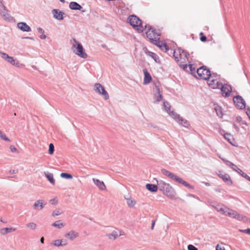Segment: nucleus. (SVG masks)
Segmentation results:
<instances>
[{"instance_id":"44","label":"nucleus","mask_w":250,"mask_h":250,"mask_svg":"<svg viewBox=\"0 0 250 250\" xmlns=\"http://www.w3.org/2000/svg\"><path fill=\"white\" fill-rule=\"evenodd\" d=\"M177 177V175H175L174 174L172 173V172H170L169 174V176H168V178H170L173 181H175L176 178Z\"/></svg>"},{"instance_id":"2","label":"nucleus","mask_w":250,"mask_h":250,"mask_svg":"<svg viewBox=\"0 0 250 250\" xmlns=\"http://www.w3.org/2000/svg\"><path fill=\"white\" fill-rule=\"evenodd\" d=\"M164 107L165 110L168 113V114L178 123L184 127H188L189 125L188 122L181 117L173 110H171V106L167 102H164Z\"/></svg>"},{"instance_id":"33","label":"nucleus","mask_w":250,"mask_h":250,"mask_svg":"<svg viewBox=\"0 0 250 250\" xmlns=\"http://www.w3.org/2000/svg\"><path fill=\"white\" fill-rule=\"evenodd\" d=\"M26 227L30 229L34 230L37 228V225L34 222H30L26 224Z\"/></svg>"},{"instance_id":"20","label":"nucleus","mask_w":250,"mask_h":250,"mask_svg":"<svg viewBox=\"0 0 250 250\" xmlns=\"http://www.w3.org/2000/svg\"><path fill=\"white\" fill-rule=\"evenodd\" d=\"M17 26L20 30L24 32H30L31 31L30 26L23 22L18 23Z\"/></svg>"},{"instance_id":"35","label":"nucleus","mask_w":250,"mask_h":250,"mask_svg":"<svg viewBox=\"0 0 250 250\" xmlns=\"http://www.w3.org/2000/svg\"><path fill=\"white\" fill-rule=\"evenodd\" d=\"M60 176L62 178L68 179H70L73 178V176L71 174L67 173H62Z\"/></svg>"},{"instance_id":"17","label":"nucleus","mask_w":250,"mask_h":250,"mask_svg":"<svg viewBox=\"0 0 250 250\" xmlns=\"http://www.w3.org/2000/svg\"><path fill=\"white\" fill-rule=\"evenodd\" d=\"M79 233L74 230H71L64 234V237L72 241L79 237Z\"/></svg>"},{"instance_id":"9","label":"nucleus","mask_w":250,"mask_h":250,"mask_svg":"<svg viewBox=\"0 0 250 250\" xmlns=\"http://www.w3.org/2000/svg\"><path fill=\"white\" fill-rule=\"evenodd\" d=\"M208 83L209 86L213 89L220 88L222 84L219 80V77L212 75L208 79Z\"/></svg>"},{"instance_id":"4","label":"nucleus","mask_w":250,"mask_h":250,"mask_svg":"<svg viewBox=\"0 0 250 250\" xmlns=\"http://www.w3.org/2000/svg\"><path fill=\"white\" fill-rule=\"evenodd\" d=\"M127 22L136 29L138 32L141 33L144 30L141 20L136 16L133 15L129 16L127 18Z\"/></svg>"},{"instance_id":"56","label":"nucleus","mask_w":250,"mask_h":250,"mask_svg":"<svg viewBox=\"0 0 250 250\" xmlns=\"http://www.w3.org/2000/svg\"><path fill=\"white\" fill-rule=\"evenodd\" d=\"M234 127L235 128L237 131H239V128L238 126L236 125H234Z\"/></svg>"},{"instance_id":"25","label":"nucleus","mask_w":250,"mask_h":250,"mask_svg":"<svg viewBox=\"0 0 250 250\" xmlns=\"http://www.w3.org/2000/svg\"><path fill=\"white\" fill-rule=\"evenodd\" d=\"M143 72L145 75L144 79V84H146L149 83L152 80L150 74L147 71V69H144L143 70Z\"/></svg>"},{"instance_id":"59","label":"nucleus","mask_w":250,"mask_h":250,"mask_svg":"<svg viewBox=\"0 0 250 250\" xmlns=\"http://www.w3.org/2000/svg\"><path fill=\"white\" fill-rule=\"evenodd\" d=\"M26 39H28L30 40H34V39L32 37H26Z\"/></svg>"},{"instance_id":"13","label":"nucleus","mask_w":250,"mask_h":250,"mask_svg":"<svg viewBox=\"0 0 250 250\" xmlns=\"http://www.w3.org/2000/svg\"><path fill=\"white\" fill-rule=\"evenodd\" d=\"M219 89H221L222 95L226 97H229L232 91L231 87L227 84H223L222 83Z\"/></svg>"},{"instance_id":"23","label":"nucleus","mask_w":250,"mask_h":250,"mask_svg":"<svg viewBox=\"0 0 250 250\" xmlns=\"http://www.w3.org/2000/svg\"><path fill=\"white\" fill-rule=\"evenodd\" d=\"M183 69L187 71L190 73L191 74H194L195 73V67L193 64H189L187 65L183 64L181 65Z\"/></svg>"},{"instance_id":"10","label":"nucleus","mask_w":250,"mask_h":250,"mask_svg":"<svg viewBox=\"0 0 250 250\" xmlns=\"http://www.w3.org/2000/svg\"><path fill=\"white\" fill-rule=\"evenodd\" d=\"M95 91L104 97L105 100L109 99L108 93L105 90L104 87L100 83H97L94 84Z\"/></svg>"},{"instance_id":"15","label":"nucleus","mask_w":250,"mask_h":250,"mask_svg":"<svg viewBox=\"0 0 250 250\" xmlns=\"http://www.w3.org/2000/svg\"><path fill=\"white\" fill-rule=\"evenodd\" d=\"M173 56L175 60L177 62H178L182 60L183 59H184V58L186 57V54L183 51L181 52L180 50L178 49L174 51Z\"/></svg>"},{"instance_id":"31","label":"nucleus","mask_w":250,"mask_h":250,"mask_svg":"<svg viewBox=\"0 0 250 250\" xmlns=\"http://www.w3.org/2000/svg\"><path fill=\"white\" fill-rule=\"evenodd\" d=\"M53 227L61 229L64 227L65 224L62 222L61 220L57 221L52 224Z\"/></svg>"},{"instance_id":"29","label":"nucleus","mask_w":250,"mask_h":250,"mask_svg":"<svg viewBox=\"0 0 250 250\" xmlns=\"http://www.w3.org/2000/svg\"><path fill=\"white\" fill-rule=\"evenodd\" d=\"M146 188L147 190L151 192H156L159 188L158 186L153 184H147L146 185Z\"/></svg>"},{"instance_id":"41","label":"nucleus","mask_w":250,"mask_h":250,"mask_svg":"<svg viewBox=\"0 0 250 250\" xmlns=\"http://www.w3.org/2000/svg\"><path fill=\"white\" fill-rule=\"evenodd\" d=\"M240 173H239V174H240L242 177H243L247 180L250 181V177L249 176H248L247 174L243 172L242 170H240Z\"/></svg>"},{"instance_id":"61","label":"nucleus","mask_w":250,"mask_h":250,"mask_svg":"<svg viewBox=\"0 0 250 250\" xmlns=\"http://www.w3.org/2000/svg\"><path fill=\"white\" fill-rule=\"evenodd\" d=\"M62 2H64V0H60Z\"/></svg>"},{"instance_id":"51","label":"nucleus","mask_w":250,"mask_h":250,"mask_svg":"<svg viewBox=\"0 0 250 250\" xmlns=\"http://www.w3.org/2000/svg\"><path fill=\"white\" fill-rule=\"evenodd\" d=\"M62 246H64L67 245V241L65 240L61 239V240Z\"/></svg>"},{"instance_id":"42","label":"nucleus","mask_w":250,"mask_h":250,"mask_svg":"<svg viewBox=\"0 0 250 250\" xmlns=\"http://www.w3.org/2000/svg\"><path fill=\"white\" fill-rule=\"evenodd\" d=\"M161 172L163 175H165L166 176H167V177L169 176L170 173L171 172L165 169H162L161 170Z\"/></svg>"},{"instance_id":"34","label":"nucleus","mask_w":250,"mask_h":250,"mask_svg":"<svg viewBox=\"0 0 250 250\" xmlns=\"http://www.w3.org/2000/svg\"><path fill=\"white\" fill-rule=\"evenodd\" d=\"M62 213V212L61 209L57 208V209H55L53 211V212L52 213V216L53 217H55V216L61 215Z\"/></svg>"},{"instance_id":"16","label":"nucleus","mask_w":250,"mask_h":250,"mask_svg":"<svg viewBox=\"0 0 250 250\" xmlns=\"http://www.w3.org/2000/svg\"><path fill=\"white\" fill-rule=\"evenodd\" d=\"M46 203L43 200H36L33 205V208L35 210H41L46 205Z\"/></svg>"},{"instance_id":"22","label":"nucleus","mask_w":250,"mask_h":250,"mask_svg":"<svg viewBox=\"0 0 250 250\" xmlns=\"http://www.w3.org/2000/svg\"><path fill=\"white\" fill-rule=\"evenodd\" d=\"M218 175L219 177H220L222 180L225 182H228L229 185H231L232 182L230 179V176L227 173H223L222 172H219L218 174Z\"/></svg>"},{"instance_id":"24","label":"nucleus","mask_w":250,"mask_h":250,"mask_svg":"<svg viewBox=\"0 0 250 250\" xmlns=\"http://www.w3.org/2000/svg\"><path fill=\"white\" fill-rule=\"evenodd\" d=\"M93 181L94 184L97 186L100 190H105L106 187L103 181H100L99 179H97L95 178L92 179Z\"/></svg>"},{"instance_id":"37","label":"nucleus","mask_w":250,"mask_h":250,"mask_svg":"<svg viewBox=\"0 0 250 250\" xmlns=\"http://www.w3.org/2000/svg\"><path fill=\"white\" fill-rule=\"evenodd\" d=\"M224 138L228 140V141L231 144H232V142L231 140L232 139V136L229 133H226L224 135Z\"/></svg>"},{"instance_id":"7","label":"nucleus","mask_w":250,"mask_h":250,"mask_svg":"<svg viewBox=\"0 0 250 250\" xmlns=\"http://www.w3.org/2000/svg\"><path fill=\"white\" fill-rule=\"evenodd\" d=\"M196 72L197 74L196 77L199 79L208 80L211 75L210 71L204 66L197 69Z\"/></svg>"},{"instance_id":"50","label":"nucleus","mask_w":250,"mask_h":250,"mask_svg":"<svg viewBox=\"0 0 250 250\" xmlns=\"http://www.w3.org/2000/svg\"><path fill=\"white\" fill-rule=\"evenodd\" d=\"M50 203L52 205H56L57 204V201L55 199H51L50 200Z\"/></svg>"},{"instance_id":"49","label":"nucleus","mask_w":250,"mask_h":250,"mask_svg":"<svg viewBox=\"0 0 250 250\" xmlns=\"http://www.w3.org/2000/svg\"><path fill=\"white\" fill-rule=\"evenodd\" d=\"M216 250H225L224 247H221L219 245H217L216 247Z\"/></svg>"},{"instance_id":"6","label":"nucleus","mask_w":250,"mask_h":250,"mask_svg":"<svg viewBox=\"0 0 250 250\" xmlns=\"http://www.w3.org/2000/svg\"><path fill=\"white\" fill-rule=\"evenodd\" d=\"M73 41L74 42L72 46L73 52L82 58H86L87 55L85 52L82 45L77 41L75 39H73Z\"/></svg>"},{"instance_id":"45","label":"nucleus","mask_w":250,"mask_h":250,"mask_svg":"<svg viewBox=\"0 0 250 250\" xmlns=\"http://www.w3.org/2000/svg\"><path fill=\"white\" fill-rule=\"evenodd\" d=\"M231 168H232L233 170H234V171H236V172H237L238 173H239V174L240 173V170H241L240 168H239L237 167V166H236V165H235V164H234V167H231Z\"/></svg>"},{"instance_id":"14","label":"nucleus","mask_w":250,"mask_h":250,"mask_svg":"<svg viewBox=\"0 0 250 250\" xmlns=\"http://www.w3.org/2000/svg\"><path fill=\"white\" fill-rule=\"evenodd\" d=\"M52 14L53 18L59 21H62L63 19L65 13L59 9H54L52 10Z\"/></svg>"},{"instance_id":"27","label":"nucleus","mask_w":250,"mask_h":250,"mask_svg":"<svg viewBox=\"0 0 250 250\" xmlns=\"http://www.w3.org/2000/svg\"><path fill=\"white\" fill-rule=\"evenodd\" d=\"M44 175L49 182L52 185H54L55 184V180L53 177V174L51 173H50L48 171H45L44 172Z\"/></svg>"},{"instance_id":"8","label":"nucleus","mask_w":250,"mask_h":250,"mask_svg":"<svg viewBox=\"0 0 250 250\" xmlns=\"http://www.w3.org/2000/svg\"><path fill=\"white\" fill-rule=\"evenodd\" d=\"M146 35L151 42L153 44L158 43V41L159 40V34L156 33L154 29L151 28L148 29L146 32Z\"/></svg>"},{"instance_id":"28","label":"nucleus","mask_w":250,"mask_h":250,"mask_svg":"<svg viewBox=\"0 0 250 250\" xmlns=\"http://www.w3.org/2000/svg\"><path fill=\"white\" fill-rule=\"evenodd\" d=\"M174 181L178 182L180 184H181L186 187L189 188H193V187L192 186H191L190 185L188 184L187 182H186L185 181L183 180L182 178L179 177L177 176Z\"/></svg>"},{"instance_id":"58","label":"nucleus","mask_w":250,"mask_h":250,"mask_svg":"<svg viewBox=\"0 0 250 250\" xmlns=\"http://www.w3.org/2000/svg\"><path fill=\"white\" fill-rule=\"evenodd\" d=\"M154 224H155V222H154V221H153V222H152V223L151 229H153V227H154Z\"/></svg>"},{"instance_id":"60","label":"nucleus","mask_w":250,"mask_h":250,"mask_svg":"<svg viewBox=\"0 0 250 250\" xmlns=\"http://www.w3.org/2000/svg\"><path fill=\"white\" fill-rule=\"evenodd\" d=\"M247 114H248V115L249 117V118L250 119V112L249 113H247Z\"/></svg>"},{"instance_id":"12","label":"nucleus","mask_w":250,"mask_h":250,"mask_svg":"<svg viewBox=\"0 0 250 250\" xmlns=\"http://www.w3.org/2000/svg\"><path fill=\"white\" fill-rule=\"evenodd\" d=\"M233 102L235 105L240 109H243L246 107L245 101L241 96L238 95L234 97Z\"/></svg>"},{"instance_id":"19","label":"nucleus","mask_w":250,"mask_h":250,"mask_svg":"<svg viewBox=\"0 0 250 250\" xmlns=\"http://www.w3.org/2000/svg\"><path fill=\"white\" fill-rule=\"evenodd\" d=\"M126 204L129 208H134L136 204V201L131 197V196L128 195L125 197Z\"/></svg>"},{"instance_id":"18","label":"nucleus","mask_w":250,"mask_h":250,"mask_svg":"<svg viewBox=\"0 0 250 250\" xmlns=\"http://www.w3.org/2000/svg\"><path fill=\"white\" fill-rule=\"evenodd\" d=\"M0 15L3 19L7 21H12L13 19V17L8 13V11L5 9V7L0 10Z\"/></svg>"},{"instance_id":"39","label":"nucleus","mask_w":250,"mask_h":250,"mask_svg":"<svg viewBox=\"0 0 250 250\" xmlns=\"http://www.w3.org/2000/svg\"><path fill=\"white\" fill-rule=\"evenodd\" d=\"M52 245L56 247H60L62 246L61 240H56L52 242Z\"/></svg>"},{"instance_id":"38","label":"nucleus","mask_w":250,"mask_h":250,"mask_svg":"<svg viewBox=\"0 0 250 250\" xmlns=\"http://www.w3.org/2000/svg\"><path fill=\"white\" fill-rule=\"evenodd\" d=\"M54 151V146L53 144H50L49 145L48 153L50 155H52Z\"/></svg>"},{"instance_id":"26","label":"nucleus","mask_w":250,"mask_h":250,"mask_svg":"<svg viewBox=\"0 0 250 250\" xmlns=\"http://www.w3.org/2000/svg\"><path fill=\"white\" fill-rule=\"evenodd\" d=\"M16 230V229L14 228H2L0 230V233L2 235H5L7 233H11L12 232Z\"/></svg>"},{"instance_id":"46","label":"nucleus","mask_w":250,"mask_h":250,"mask_svg":"<svg viewBox=\"0 0 250 250\" xmlns=\"http://www.w3.org/2000/svg\"><path fill=\"white\" fill-rule=\"evenodd\" d=\"M188 250H198L197 249L192 245H189L188 246Z\"/></svg>"},{"instance_id":"21","label":"nucleus","mask_w":250,"mask_h":250,"mask_svg":"<svg viewBox=\"0 0 250 250\" xmlns=\"http://www.w3.org/2000/svg\"><path fill=\"white\" fill-rule=\"evenodd\" d=\"M162 92L160 91L159 88L155 85V93L154 97L155 102H159L162 100Z\"/></svg>"},{"instance_id":"32","label":"nucleus","mask_w":250,"mask_h":250,"mask_svg":"<svg viewBox=\"0 0 250 250\" xmlns=\"http://www.w3.org/2000/svg\"><path fill=\"white\" fill-rule=\"evenodd\" d=\"M155 44L159 46L163 51L166 52L167 50V47L166 43L160 42L159 40L158 41V43Z\"/></svg>"},{"instance_id":"48","label":"nucleus","mask_w":250,"mask_h":250,"mask_svg":"<svg viewBox=\"0 0 250 250\" xmlns=\"http://www.w3.org/2000/svg\"><path fill=\"white\" fill-rule=\"evenodd\" d=\"M9 172L10 174H16L18 172V169H10Z\"/></svg>"},{"instance_id":"55","label":"nucleus","mask_w":250,"mask_h":250,"mask_svg":"<svg viewBox=\"0 0 250 250\" xmlns=\"http://www.w3.org/2000/svg\"><path fill=\"white\" fill-rule=\"evenodd\" d=\"M41 39H45L46 38V36L44 33L43 34H42L40 36Z\"/></svg>"},{"instance_id":"30","label":"nucleus","mask_w":250,"mask_h":250,"mask_svg":"<svg viewBox=\"0 0 250 250\" xmlns=\"http://www.w3.org/2000/svg\"><path fill=\"white\" fill-rule=\"evenodd\" d=\"M69 8L72 10H81L82 7L76 2H71L69 5Z\"/></svg>"},{"instance_id":"43","label":"nucleus","mask_w":250,"mask_h":250,"mask_svg":"<svg viewBox=\"0 0 250 250\" xmlns=\"http://www.w3.org/2000/svg\"><path fill=\"white\" fill-rule=\"evenodd\" d=\"M215 109L216 111V113H217V115L220 117H222L223 116V114H222V111L220 110V108L216 107L215 108Z\"/></svg>"},{"instance_id":"5","label":"nucleus","mask_w":250,"mask_h":250,"mask_svg":"<svg viewBox=\"0 0 250 250\" xmlns=\"http://www.w3.org/2000/svg\"><path fill=\"white\" fill-rule=\"evenodd\" d=\"M105 231L106 233L105 236L108 238L109 239L114 240L118 237L124 235V232L123 230L112 227H108Z\"/></svg>"},{"instance_id":"36","label":"nucleus","mask_w":250,"mask_h":250,"mask_svg":"<svg viewBox=\"0 0 250 250\" xmlns=\"http://www.w3.org/2000/svg\"><path fill=\"white\" fill-rule=\"evenodd\" d=\"M0 138L5 141L10 142V139L7 137L6 135L0 130Z\"/></svg>"},{"instance_id":"62","label":"nucleus","mask_w":250,"mask_h":250,"mask_svg":"<svg viewBox=\"0 0 250 250\" xmlns=\"http://www.w3.org/2000/svg\"><path fill=\"white\" fill-rule=\"evenodd\" d=\"M200 35H203V33H202V32H201V33H200Z\"/></svg>"},{"instance_id":"54","label":"nucleus","mask_w":250,"mask_h":250,"mask_svg":"<svg viewBox=\"0 0 250 250\" xmlns=\"http://www.w3.org/2000/svg\"><path fill=\"white\" fill-rule=\"evenodd\" d=\"M200 40L202 41V42H205L207 41V37L206 36H202L201 37H200Z\"/></svg>"},{"instance_id":"3","label":"nucleus","mask_w":250,"mask_h":250,"mask_svg":"<svg viewBox=\"0 0 250 250\" xmlns=\"http://www.w3.org/2000/svg\"><path fill=\"white\" fill-rule=\"evenodd\" d=\"M157 185L159 189L163 192V193L168 197L173 198L175 197V191L173 188L167 183L162 180L157 181Z\"/></svg>"},{"instance_id":"47","label":"nucleus","mask_w":250,"mask_h":250,"mask_svg":"<svg viewBox=\"0 0 250 250\" xmlns=\"http://www.w3.org/2000/svg\"><path fill=\"white\" fill-rule=\"evenodd\" d=\"M10 149L11 151L13 152L17 151V149L14 146H12V145L11 146H10Z\"/></svg>"},{"instance_id":"53","label":"nucleus","mask_w":250,"mask_h":250,"mask_svg":"<svg viewBox=\"0 0 250 250\" xmlns=\"http://www.w3.org/2000/svg\"><path fill=\"white\" fill-rule=\"evenodd\" d=\"M38 31L39 33L41 34V35L43 34L44 33V30L42 28H40V27L38 28Z\"/></svg>"},{"instance_id":"57","label":"nucleus","mask_w":250,"mask_h":250,"mask_svg":"<svg viewBox=\"0 0 250 250\" xmlns=\"http://www.w3.org/2000/svg\"><path fill=\"white\" fill-rule=\"evenodd\" d=\"M41 242L42 243V244L44 243V238H43V237H42L41 238Z\"/></svg>"},{"instance_id":"52","label":"nucleus","mask_w":250,"mask_h":250,"mask_svg":"<svg viewBox=\"0 0 250 250\" xmlns=\"http://www.w3.org/2000/svg\"><path fill=\"white\" fill-rule=\"evenodd\" d=\"M241 231L245 232L246 233L250 234V229H248L245 230H240Z\"/></svg>"},{"instance_id":"11","label":"nucleus","mask_w":250,"mask_h":250,"mask_svg":"<svg viewBox=\"0 0 250 250\" xmlns=\"http://www.w3.org/2000/svg\"><path fill=\"white\" fill-rule=\"evenodd\" d=\"M0 56L5 61L15 66H18L19 62L15 59L13 57L9 56L8 54L5 53L0 52Z\"/></svg>"},{"instance_id":"1","label":"nucleus","mask_w":250,"mask_h":250,"mask_svg":"<svg viewBox=\"0 0 250 250\" xmlns=\"http://www.w3.org/2000/svg\"><path fill=\"white\" fill-rule=\"evenodd\" d=\"M212 206L217 211L225 216H228L230 218L243 222H247L248 220L246 216L239 213L235 210L228 208L224 205L218 204L212 205Z\"/></svg>"},{"instance_id":"40","label":"nucleus","mask_w":250,"mask_h":250,"mask_svg":"<svg viewBox=\"0 0 250 250\" xmlns=\"http://www.w3.org/2000/svg\"><path fill=\"white\" fill-rule=\"evenodd\" d=\"M222 160L226 163V165L228 166V167H234V164H233L232 163L225 159H223V158H221Z\"/></svg>"}]
</instances>
